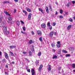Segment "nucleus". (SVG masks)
<instances>
[{"label": "nucleus", "mask_w": 75, "mask_h": 75, "mask_svg": "<svg viewBox=\"0 0 75 75\" xmlns=\"http://www.w3.org/2000/svg\"><path fill=\"white\" fill-rule=\"evenodd\" d=\"M41 27L42 28H45L46 27V25L44 23H42L41 25Z\"/></svg>", "instance_id": "1"}, {"label": "nucleus", "mask_w": 75, "mask_h": 75, "mask_svg": "<svg viewBox=\"0 0 75 75\" xmlns=\"http://www.w3.org/2000/svg\"><path fill=\"white\" fill-rule=\"evenodd\" d=\"M5 58L6 59H9V58L8 57V54L6 53H5Z\"/></svg>", "instance_id": "2"}, {"label": "nucleus", "mask_w": 75, "mask_h": 75, "mask_svg": "<svg viewBox=\"0 0 75 75\" xmlns=\"http://www.w3.org/2000/svg\"><path fill=\"white\" fill-rule=\"evenodd\" d=\"M37 33L39 35H42V32L41 30H38L37 31Z\"/></svg>", "instance_id": "3"}, {"label": "nucleus", "mask_w": 75, "mask_h": 75, "mask_svg": "<svg viewBox=\"0 0 75 75\" xmlns=\"http://www.w3.org/2000/svg\"><path fill=\"white\" fill-rule=\"evenodd\" d=\"M54 32H51L50 34H49V36L50 37H53V35H54Z\"/></svg>", "instance_id": "4"}, {"label": "nucleus", "mask_w": 75, "mask_h": 75, "mask_svg": "<svg viewBox=\"0 0 75 75\" xmlns=\"http://www.w3.org/2000/svg\"><path fill=\"white\" fill-rule=\"evenodd\" d=\"M31 72L32 73V75H35V70L34 69H33L31 70Z\"/></svg>", "instance_id": "5"}, {"label": "nucleus", "mask_w": 75, "mask_h": 75, "mask_svg": "<svg viewBox=\"0 0 75 75\" xmlns=\"http://www.w3.org/2000/svg\"><path fill=\"white\" fill-rule=\"evenodd\" d=\"M34 46H33V45H32V47L31 48V51H32L33 53H34H34H35V51H34Z\"/></svg>", "instance_id": "6"}, {"label": "nucleus", "mask_w": 75, "mask_h": 75, "mask_svg": "<svg viewBox=\"0 0 75 75\" xmlns=\"http://www.w3.org/2000/svg\"><path fill=\"white\" fill-rule=\"evenodd\" d=\"M8 19L9 20V21H8V23H11V22H10V21H11V20H12V18H11V17H8Z\"/></svg>", "instance_id": "7"}, {"label": "nucleus", "mask_w": 75, "mask_h": 75, "mask_svg": "<svg viewBox=\"0 0 75 75\" xmlns=\"http://www.w3.org/2000/svg\"><path fill=\"white\" fill-rule=\"evenodd\" d=\"M7 27L4 26L3 29V32H6V31H7Z\"/></svg>", "instance_id": "8"}, {"label": "nucleus", "mask_w": 75, "mask_h": 75, "mask_svg": "<svg viewBox=\"0 0 75 75\" xmlns=\"http://www.w3.org/2000/svg\"><path fill=\"white\" fill-rule=\"evenodd\" d=\"M42 67H43V65L42 64L40 65V67L39 68V71H41V69L42 68Z\"/></svg>", "instance_id": "9"}, {"label": "nucleus", "mask_w": 75, "mask_h": 75, "mask_svg": "<svg viewBox=\"0 0 75 75\" xmlns=\"http://www.w3.org/2000/svg\"><path fill=\"white\" fill-rule=\"evenodd\" d=\"M31 13H30L28 15V20H30L31 19Z\"/></svg>", "instance_id": "10"}, {"label": "nucleus", "mask_w": 75, "mask_h": 75, "mask_svg": "<svg viewBox=\"0 0 75 75\" xmlns=\"http://www.w3.org/2000/svg\"><path fill=\"white\" fill-rule=\"evenodd\" d=\"M38 10L40 11H41V12L42 13V14L44 13V12H43V9H42L40 8H39Z\"/></svg>", "instance_id": "11"}, {"label": "nucleus", "mask_w": 75, "mask_h": 75, "mask_svg": "<svg viewBox=\"0 0 75 75\" xmlns=\"http://www.w3.org/2000/svg\"><path fill=\"white\" fill-rule=\"evenodd\" d=\"M45 9L46 10V12L47 13H49V10H48V7L47 6L46 7Z\"/></svg>", "instance_id": "12"}, {"label": "nucleus", "mask_w": 75, "mask_h": 75, "mask_svg": "<svg viewBox=\"0 0 75 75\" xmlns=\"http://www.w3.org/2000/svg\"><path fill=\"white\" fill-rule=\"evenodd\" d=\"M49 7L50 8V10L51 11H52V7L51 4H50L49 5Z\"/></svg>", "instance_id": "13"}, {"label": "nucleus", "mask_w": 75, "mask_h": 75, "mask_svg": "<svg viewBox=\"0 0 75 75\" xmlns=\"http://www.w3.org/2000/svg\"><path fill=\"white\" fill-rule=\"evenodd\" d=\"M26 9L28 11V12H31V10H30V9L26 7Z\"/></svg>", "instance_id": "14"}, {"label": "nucleus", "mask_w": 75, "mask_h": 75, "mask_svg": "<svg viewBox=\"0 0 75 75\" xmlns=\"http://www.w3.org/2000/svg\"><path fill=\"white\" fill-rule=\"evenodd\" d=\"M35 64L36 66H38L39 64V61L38 60H36L35 62Z\"/></svg>", "instance_id": "15"}, {"label": "nucleus", "mask_w": 75, "mask_h": 75, "mask_svg": "<svg viewBox=\"0 0 75 75\" xmlns=\"http://www.w3.org/2000/svg\"><path fill=\"white\" fill-rule=\"evenodd\" d=\"M71 2H68V4L67 5V7H69V6L71 5Z\"/></svg>", "instance_id": "16"}, {"label": "nucleus", "mask_w": 75, "mask_h": 75, "mask_svg": "<svg viewBox=\"0 0 75 75\" xmlns=\"http://www.w3.org/2000/svg\"><path fill=\"white\" fill-rule=\"evenodd\" d=\"M71 27H72V25H69L67 27V30H70V28H71Z\"/></svg>", "instance_id": "17"}, {"label": "nucleus", "mask_w": 75, "mask_h": 75, "mask_svg": "<svg viewBox=\"0 0 75 75\" xmlns=\"http://www.w3.org/2000/svg\"><path fill=\"white\" fill-rule=\"evenodd\" d=\"M48 70L49 71H50L51 70V65H50L48 68Z\"/></svg>", "instance_id": "18"}, {"label": "nucleus", "mask_w": 75, "mask_h": 75, "mask_svg": "<svg viewBox=\"0 0 75 75\" xmlns=\"http://www.w3.org/2000/svg\"><path fill=\"white\" fill-rule=\"evenodd\" d=\"M5 13L6 14V15H8V16H11V15H10V14L8 13V12L7 11L5 12Z\"/></svg>", "instance_id": "19"}, {"label": "nucleus", "mask_w": 75, "mask_h": 75, "mask_svg": "<svg viewBox=\"0 0 75 75\" xmlns=\"http://www.w3.org/2000/svg\"><path fill=\"white\" fill-rule=\"evenodd\" d=\"M57 56L56 55L53 56V57H52L53 59H57Z\"/></svg>", "instance_id": "20"}, {"label": "nucleus", "mask_w": 75, "mask_h": 75, "mask_svg": "<svg viewBox=\"0 0 75 75\" xmlns=\"http://www.w3.org/2000/svg\"><path fill=\"white\" fill-rule=\"evenodd\" d=\"M51 46L52 47H55V43H52L51 44Z\"/></svg>", "instance_id": "21"}, {"label": "nucleus", "mask_w": 75, "mask_h": 75, "mask_svg": "<svg viewBox=\"0 0 75 75\" xmlns=\"http://www.w3.org/2000/svg\"><path fill=\"white\" fill-rule=\"evenodd\" d=\"M38 55V56L39 57H40V56H41V52H39Z\"/></svg>", "instance_id": "22"}, {"label": "nucleus", "mask_w": 75, "mask_h": 75, "mask_svg": "<svg viewBox=\"0 0 75 75\" xmlns=\"http://www.w3.org/2000/svg\"><path fill=\"white\" fill-rule=\"evenodd\" d=\"M29 56H31V54H32V52H31V51H29Z\"/></svg>", "instance_id": "23"}, {"label": "nucleus", "mask_w": 75, "mask_h": 75, "mask_svg": "<svg viewBox=\"0 0 75 75\" xmlns=\"http://www.w3.org/2000/svg\"><path fill=\"white\" fill-rule=\"evenodd\" d=\"M16 24L17 25H20V21H17L16 22Z\"/></svg>", "instance_id": "24"}, {"label": "nucleus", "mask_w": 75, "mask_h": 75, "mask_svg": "<svg viewBox=\"0 0 75 75\" xmlns=\"http://www.w3.org/2000/svg\"><path fill=\"white\" fill-rule=\"evenodd\" d=\"M29 43L30 44H31L33 43V41H32V40H30L29 42Z\"/></svg>", "instance_id": "25"}, {"label": "nucleus", "mask_w": 75, "mask_h": 75, "mask_svg": "<svg viewBox=\"0 0 75 75\" xmlns=\"http://www.w3.org/2000/svg\"><path fill=\"white\" fill-rule=\"evenodd\" d=\"M25 59L26 61H27V62H30V61H29V60H28V59H27V58H25Z\"/></svg>", "instance_id": "26"}, {"label": "nucleus", "mask_w": 75, "mask_h": 75, "mask_svg": "<svg viewBox=\"0 0 75 75\" xmlns=\"http://www.w3.org/2000/svg\"><path fill=\"white\" fill-rule=\"evenodd\" d=\"M62 13H63V10L62 9H60V14H62Z\"/></svg>", "instance_id": "27"}, {"label": "nucleus", "mask_w": 75, "mask_h": 75, "mask_svg": "<svg viewBox=\"0 0 75 75\" xmlns=\"http://www.w3.org/2000/svg\"><path fill=\"white\" fill-rule=\"evenodd\" d=\"M57 46L58 48L61 47V44H57Z\"/></svg>", "instance_id": "28"}, {"label": "nucleus", "mask_w": 75, "mask_h": 75, "mask_svg": "<svg viewBox=\"0 0 75 75\" xmlns=\"http://www.w3.org/2000/svg\"><path fill=\"white\" fill-rule=\"evenodd\" d=\"M47 27H49V26H50V22H48L47 23Z\"/></svg>", "instance_id": "29"}, {"label": "nucleus", "mask_w": 75, "mask_h": 75, "mask_svg": "<svg viewBox=\"0 0 75 75\" xmlns=\"http://www.w3.org/2000/svg\"><path fill=\"white\" fill-rule=\"evenodd\" d=\"M6 60L5 59H4L2 61L3 63L6 62Z\"/></svg>", "instance_id": "30"}, {"label": "nucleus", "mask_w": 75, "mask_h": 75, "mask_svg": "<svg viewBox=\"0 0 75 75\" xmlns=\"http://www.w3.org/2000/svg\"><path fill=\"white\" fill-rule=\"evenodd\" d=\"M58 50L59 51V52L57 53V54H61V50L59 49Z\"/></svg>", "instance_id": "31"}, {"label": "nucleus", "mask_w": 75, "mask_h": 75, "mask_svg": "<svg viewBox=\"0 0 75 75\" xmlns=\"http://www.w3.org/2000/svg\"><path fill=\"white\" fill-rule=\"evenodd\" d=\"M10 54H11V56H14V54H13V53L11 52H10Z\"/></svg>", "instance_id": "32"}, {"label": "nucleus", "mask_w": 75, "mask_h": 75, "mask_svg": "<svg viewBox=\"0 0 75 75\" xmlns=\"http://www.w3.org/2000/svg\"><path fill=\"white\" fill-rule=\"evenodd\" d=\"M62 51L64 53H67V51L66 50H63Z\"/></svg>", "instance_id": "33"}, {"label": "nucleus", "mask_w": 75, "mask_h": 75, "mask_svg": "<svg viewBox=\"0 0 75 75\" xmlns=\"http://www.w3.org/2000/svg\"><path fill=\"white\" fill-rule=\"evenodd\" d=\"M65 56L66 57H70L71 55L70 54H67Z\"/></svg>", "instance_id": "34"}, {"label": "nucleus", "mask_w": 75, "mask_h": 75, "mask_svg": "<svg viewBox=\"0 0 75 75\" xmlns=\"http://www.w3.org/2000/svg\"><path fill=\"white\" fill-rule=\"evenodd\" d=\"M72 66L73 68H75V64H72Z\"/></svg>", "instance_id": "35"}, {"label": "nucleus", "mask_w": 75, "mask_h": 75, "mask_svg": "<svg viewBox=\"0 0 75 75\" xmlns=\"http://www.w3.org/2000/svg\"><path fill=\"white\" fill-rule=\"evenodd\" d=\"M69 21L71 22H73V19H72L71 18H70L69 19Z\"/></svg>", "instance_id": "36"}, {"label": "nucleus", "mask_w": 75, "mask_h": 75, "mask_svg": "<svg viewBox=\"0 0 75 75\" xmlns=\"http://www.w3.org/2000/svg\"><path fill=\"white\" fill-rule=\"evenodd\" d=\"M27 71L28 72H30V69H27Z\"/></svg>", "instance_id": "37"}, {"label": "nucleus", "mask_w": 75, "mask_h": 75, "mask_svg": "<svg viewBox=\"0 0 75 75\" xmlns=\"http://www.w3.org/2000/svg\"><path fill=\"white\" fill-rule=\"evenodd\" d=\"M49 27V29H50V30H52V26H51V25H50L49 26H48Z\"/></svg>", "instance_id": "38"}, {"label": "nucleus", "mask_w": 75, "mask_h": 75, "mask_svg": "<svg viewBox=\"0 0 75 75\" xmlns=\"http://www.w3.org/2000/svg\"><path fill=\"white\" fill-rule=\"evenodd\" d=\"M39 40L40 41H42V37H40L39 38Z\"/></svg>", "instance_id": "39"}, {"label": "nucleus", "mask_w": 75, "mask_h": 75, "mask_svg": "<svg viewBox=\"0 0 75 75\" xmlns=\"http://www.w3.org/2000/svg\"><path fill=\"white\" fill-rule=\"evenodd\" d=\"M55 25H56V23H53L52 24V25L53 26H55Z\"/></svg>", "instance_id": "40"}, {"label": "nucleus", "mask_w": 75, "mask_h": 75, "mask_svg": "<svg viewBox=\"0 0 75 75\" xmlns=\"http://www.w3.org/2000/svg\"><path fill=\"white\" fill-rule=\"evenodd\" d=\"M23 31H25V27H23Z\"/></svg>", "instance_id": "41"}, {"label": "nucleus", "mask_w": 75, "mask_h": 75, "mask_svg": "<svg viewBox=\"0 0 75 75\" xmlns=\"http://www.w3.org/2000/svg\"><path fill=\"white\" fill-rule=\"evenodd\" d=\"M59 18H63V16H59Z\"/></svg>", "instance_id": "42"}, {"label": "nucleus", "mask_w": 75, "mask_h": 75, "mask_svg": "<svg viewBox=\"0 0 75 75\" xmlns=\"http://www.w3.org/2000/svg\"><path fill=\"white\" fill-rule=\"evenodd\" d=\"M4 71V73H5V74L6 75H8V73L7 72H6L5 70Z\"/></svg>", "instance_id": "43"}, {"label": "nucleus", "mask_w": 75, "mask_h": 75, "mask_svg": "<svg viewBox=\"0 0 75 75\" xmlns=\"http://www.w3.org/2000/svg\"><path fill=\"white\" fill-rule=\"evenodd\" d=\"M16 47V46L14 45V46H12V48H14Z\"/></svg>", "instance_id": "44"}, {"label": "nucleus", "mask_w": 75, "mask_h": 75, "mask_svg": "<svg viewBox=\"0 0 75 75\" xmlns=\"http://www.w3.org/2000/svg\"><path fill=\"white\" fill-rule=\"evenodd\" d=\"M71 2L73 4H74L75 3V1H71Z\"/></svg>", "instance_id": "45"}, {"label": "nucleus", "mask_w": 75, "mask_h": 75, "mask_svg": "<svg viewBox=\"0 0 75 75\" xmlns=\"http://www.w3.org/2000/svg\"><path fill=\"white\" fill-rule=\"evenodd\" d=\"M31 33L32 35H34V31H32L31 32Z\"/></svg>", "instance_id": "46"}, {"label": "nucleus", "mask_w": 75, "mask_h": 75, "mask_svg": "<svg viewBox=\"0 0 75 75\" xmlns=\"http://www.w3.org/2000/svg\"><path fill=\"white\" fill-rule=\"evenodd\" d=\"M58 69L59 70H61V67H58Z\"/></svg>", "instance_id": "47"}, {"label": "nucleus", "mask_w": 75, "mask_h": 75, "mask_svg": "<svg viewBox=\"0 0 75 75\" xmlns=\"http://www.w3.org/2000/svg\"><path fill=\"white\" fill-rule=\"evenodd\" d=\"M13 10L14 11V13H15L16 12V11H17V10H16V9H14Z\"/></svg>", "instance_id": "48"}, {"label": "nucleus", "mask_w": 75, "mask_h": 75, "mask_svg": "<svg viewBox=\"0 0 75 75\" xmlns=\"http://www.w3.org/2000/svg\"><path fill=\"white\" fill-rule=\"evenodd\" d=\"M20 21L22 24H24V23L22 21Z\"/></svg>", "instance_id": "49"}, {"label": "nucleus", "mask_w": 75, "mask_h": 75, "mask_svg": "<svg viewBox=\"0 0 75 75\" xmlns=\"http://www.w3.org/2000/svg\"><path fill=\"white\" fill-rule=\"evenodd\" d=\"M57 44H60V41H58L57 42Z\"/></svg>", "instance_id": "50"}, {"label": "nucleus", "mask_w": 75, "mask_h": 75, "mask_svg": "<svg viewBox=\"0 0 75 75\" xmlns=\"http://www.w3.org/2000/svg\"><path fill=\"white\" fill-rule=\"evenodd\" d=\"M9 31H7L6 32V34H7L8 35V34H9Z\"/></svg>", "instance_id": "51"}, {"label": "nucleus", "mask_w": 75, "mask_h": 75, "mask_svg": "<svg viewBox=\"0 0 75 75\" xmlns=\"http://www.w3.org/2000/svg\"><path fill=\"white\" fill-rule=\"evenodd\" d=\"M9 48L10 49H13V47H12V46H9Z\"/></svg>", "instance_id": "52"}, {"label": "nucleus", "mask_w": 75, "mask_h": 75, "mask_svg": "<svg viewBox=\"0 0 75 75\" xmlns=\"http://www.w3.org/2000/svg\"><path fill=\"white\" fill-rule=\"evenodd\" d=\"M1 22H2V21H1V18H0V23H1Z\"/></svg>", "instance_id": "53"}, {"label": "nucleus", "mask_w": 75, "mask_h": 75, "mask_svg": "<svg viewBox=\"0 0 75 75\" xmlns=\"http://www.w3.org/2000/svg\"><path fill=\"white\" fill-rule=\"evenodd\" d=\"M2 52H0V56H2Z\"/></svg>", "instance_id": "54"}, {"label": "nucleus", "mask_w": 75, "mask_h": 75, "mask_svg": "<svg viewBox=\"0 0 75 75\" xmlns=\"http://www.w3.org/2000/svg\"><path fill=\"white\" fill-rule=\"evenodd\" d=\"M7 2H8V1H4L3 3L4 4H5V3H7Z\"/></svg>", "instance_id": "55"}, {"label": "nucleus", "mask_w": 75, "mask_h": 75, "mask_svg": "<svg viewBox=\"0 0 75 75\" xmlns=\"http://www.w3.org/2000/svg\"><path fill=\"white\" fill-rule=\"evenodd\" d=\"M14 1L15 2H18V0H14Z\"/></svg>", "instance_id": "56"}, {"label": "nucleus", "mask_w": 75, "mask_h": 75, "mask_svg": "<svg viewBox=\"0 0 75 75\" xmlns=\"http://www.w3.org/2000/svg\"><path fill=\"white\" fill-rule=\"evenodd\" d=\"M23 13H25L26 12V11H25V10H23Z\"/></svg>", "instance_id": "57"}, {"label": "nucleus", "mask_w": 75, "mask_h": 75, "mask_svg": "<svg viewBox=\"0 0 75 75\" xmlns=\"http://www.w3.org/2000/svg\"><path fill=\"white\" fill-rule=\"evenodd\" d=\"M25 16H27V12H26L25 13Z\"/></svg>", "instance_id": "58"}, {"label": "nucleus", "mask_w": 75, "mask_h": 75, "mask_svg": "<svg viewBox=\"0 0 75 75\" xmlns=\"http://www.w3.org/2000/svg\"><path fill=\"white\" fill-rule=\"evenodd\" d=\"M6 67L7 68H8V65H6Z\"/></svg>", "instance_id": "59"}, {"label": "nucleus", "mask_w": 75, "mask_h": 75, "mask_svg": "<svg viewBox=\"0 0 75 75\" xmlns=\"http://www.w3.org/2000/svg\"><path fill=\"white\" fill-rule=\"evenodd\" d=\"M69 13L68 12H65V14L67 15H68V14Z\"/></svg>", "instance_id": "60"}, {"label": "nucleus", "mask_w": 75, "mask_h": 75, "mask_svg": "<svg viewBox=\"0 0 75 75\" xmlns=\"http://www.w3.org/2000/svg\"><path fill=\"white\" fill-rule=\"evenodd\" d=\"M23 34H25V35H27V33H25V32H24Z\"/></svg>", "instance_id": "61"}, {"label": "nucleus", "mask_w": 75, "mask_h": 75, "mask_svg": "<svg viewBox=\"0 0 75 75\" xmlns=\"http://www.w3.org/2000/svg\"><path fill=\"white\" fill-rule=\"evenodd\" d=\"M23 54H26V53H27V52H23Z\"/></svg>", "instance_id": "62"}, {"label": "nucleus", "mask_w": 75, "mask_h": 75, "mask_svg": "<svg viewBox=\"0 0 75 75\" xmlns=\"http://www.w3.org/2000/svg\"><path fill=\"white\" fill-rule=\"evenodd\" d=\"M14 63H15L14 62H12V63L13 64H14Z\"/></svg>", "instance_id": "63"}, {"label": "nucleus", "mask_w": 75, "mask_h": 75, "mask_svg": "<svg viewBox=\"0 0 75 75\" xmlns=\"http://www.w3.org/2000/svg\"><path fill=\"white\" fill-rule=\"evenodd\" d=\"M73 19H74V20H75V16H74L73 17Z\"/></svg>", "instance_id": "64"}]
</instances>
